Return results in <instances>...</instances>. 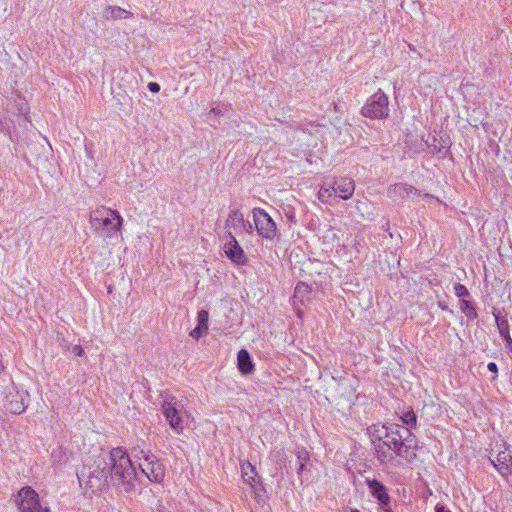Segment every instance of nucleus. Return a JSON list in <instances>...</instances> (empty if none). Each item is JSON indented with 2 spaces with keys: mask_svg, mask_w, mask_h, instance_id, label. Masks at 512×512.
<instances>
[{
  "mask_svg": "<svg viewBox=\"0 0 512 512\" xmlns=\"http://www.w3.org/2000/svg\"><path fill=\"white\" fill-rule=\"evenodd\" d=\"M252 215L257 234L266 240H275L277 237V226L270 215L262 208H254Z\"/></svg>",
  "mask_w": 512,
  "mask_h": 512,
  "instance_id": "obj_8",
  "label": "nucleus"
},
{
  "mask_svg": "<svg viewBox=\"0 0 512 512\" xmlns=\"http://www.w3.org/2000/svg\"><path fill=\"white\" fill-rule=\"evenodd\" d=\"M426 76H427L426 74L422 73V74L420 75V81H423V80H424V78H425Z\"/></svg>",
  "mask_w": 512,
  "mask_h": 512,
  "instance_id": "obj_37",
  "label": "nucleus"
},
{
  "mask_svg": "<svg viewBox=\"0 0 512 512\" xmlns=\"http://www.w3.org/2000/svg\"><path fill=\"white\" fill-rule=\"evenodd\" d=\"M496 322L499 333L503 338H505L507 335H510L508 322L506 320L496 318Z\"/></svg>",
  "mask_w": 512,
  "mask_h": 512,
  "instance_id": "obj_24",
  "label": "nucleus"
},
{
  "mask_svg": "<svg viewBox=\"0 0 512 512\" xmlns=\"http://www.w3.org/2000/svg\"><path fill=\"white\" fill-rule=\"evenodd\" d=\"M492 465L496 468V470L504 477L511 474V466H512V454L511 451L505 449L504 451H500L496 457V459L491 460Z\"/></svg>",
  "mask_w": 512,
  "mask_h": 512,
  "instance_id": "obj_14",
  "label": "nucleus"
},
{
  "mask_svg": "<svg viewBox=\"0 0 512 512\" xmlns=\"http://www.w3.org/2000/svg\"><path fill=\"white\" fill-rule=\"evenodd\" d=\"M15 503L21 512H49L47 507L41 506L38 493L30 486L19 490Z\"/></svg>",
  "mask_w": 512,
  "mask_h": 512,
  "instance_id": "obj_9",
  "label": "nucleus"
},
{
  "mask_svg": "<svg viewBox=\"0 0 512 512\" xmlns=\"http://www.w3.org/2000/svg\"><path fill=\"white\" fill-rule=\"evenodd\" d=\"M237 366L242 374H251L254 370V364L247 350L241 349L237 354Z\"/></svg>",
  "mask_w": 512,
  "mask_h": 512,
  "instance_id": "obj_18",
  "label": "nucleus"
},
{
  "mask_svg": "<svg viewBox=\"0 0 512 512\" xmlns=\"http://www.w3.org/2000/svg\"><path fill=\"white\" fill-rule=\"evenodd\" d=\"M161 411L168 422L170 428L176 433L181 434L184 431L185 412L178 408L177 399L173 395H163Z\"/></svg>",
  "mask_w": 512,
  "mask_h": 512,
  "instance_id": "obj_6",
  "label": "nucleus"
},
{
  "mask_svg": "<svg viewBox=\"0 0 512 512\" xmlns=\"http://www.w3.org/2000/svg\"><path fill=\"white\" fill-rule=\"evenodd\" d=\"M225 256L236 265H246L248 257L236 238L229 232L228 240L223 245Z\"/></svg>",
  "mask_w": 512,
  "mask_h": 512,
  "instance_id": "obj_10",
  "label": "nucleus"
},
{
  "mask_svg": "<svg viewBox=\"0 0 512 512\" xmlns=\"http://www.w3.org/2000/svg\"><path fill=\"white\" fill-rule=\"evenodd\" d=\"M208 320L209 314L206 310H201L197 315V327H195L191 332L190 336L194 339H199L203 335H205L208 331Z\"/></svg>",
  "mask_w": 512,
  "mask_h": 512,
  "instance_id": "obj_16",
  "label": "nucleus"
},
{
  "mask_svg": "<svg viewBox=\"0 0 512 512\" xmlns=\"http://www.w3.org/2000/svg\"><path fill=\"white\" fill-rule=\"evenodd\" d=\"M241 475L251 488H256V484L260 481L256 468L250 462L241 463Z\"/></svg>",
  "mask_w": 512,
  "mask_h": 512,
  "instance_id": "obj_17",
  "label": "nucleus"
},
{
  "mask_svg": "<svg viewBox=\"0 0 512 512\" xmlns=\"http://www.w3.org/2000/svg\"><path fill=\"white\" fill-rule=\"evenodd\" d=\"M148 89L152 92V93H158L159 90H160V86L158 83L156 82H150L148 84Z\"/></svg>",
  "mask_w": 512,
  "mask_h": 512,
  "instance_id": "obj_28",
  "label": "nucleus"
},
{
  "mask_svg": "<svg viewBox=\"0 0 512 512\" xmlns=\"http://www.w3.org/2000/svg\"><path fill=\"white\" fill-rule=\"evenodd\" d=\"M332 189L343 200H348L352 197L355 191L354 180L348 177H341L332 183Z\"/></svg>",
  "mask_w": 512,
  "mask_h": 512,
  "instance_id": "obj_13",
  "label": "nucleus"
},
{
  "mask_svg": "<svg viewBox=\"0 0 512 512\" xmlns=\"http://www.w3.org/2000/svg\"><path fill=\"white\" fill-rule=\"evenodd\" d=\"M439 306H440V307H441V309H443V310H446V309H447V306H446V305H444V304H442V303H439Z\"/></svg>",
  "mask_w": 512,
  "mask_h": 512,
  "instance_id": "obj_36",
  "label": "nucleus"
},
{
  "mask_svg": "<svg viewBox=\"0 0 512 512\" xmlns=\"http://www.w3.org/2000/svg\"><path fill=\"white\" fill-rule=\"evenodd\" d=\"M304 467H305L304 462H301L299 467H298V473H301L304 470Z\"/></svg>",
  "mask_w": 512,
  "mask_h": 512,
  "instance_id": "obj_34",
  "label": "nucleus"
},
{
  "mask_svg": "<svg viewBox=\"0 0 512 512\" xmlns=\"http://www.w3.org/2000/svg\"><path fill=\"white\" fill-rule=\"evenodd\" d=\"M342 512H360V511L357 510V509H352V508H349V507H345Z\"/></svg>",
  "mask_w": 512,
  "mask_h": 512,
  "instance_id": "obj_33",
  "label": "nucleus"
},
{
  "mask_svg": "<svg viewBox=\"0 0 512 512\" xmlns=\"http://www.w3.org/2000/svg\"><path fill=\"white\" fill-rule=\"evenodd\" d=\"M72 352L76 356H82L84 354V350H83V348L80 345H74L73 348H72Z\"/></svg>",
  "mask_w": 512,
  "mask_h": 512,
  "instance_id": "obj_29",
  "label": "nucleus"
},
{
  "mask_svg": "<svg viewBox=\"0 0 512 512\" xmlns=\"http://www.w3.org/2000/svg\"><path fill=\"white\" fill-rule=\"evenodd\" d=\"M506 342V347L512 350V338L510 335H507L505 338H503Z\"/></svg>",
  "mask_w": 512,
  "mask_h": 512,
  "instance_id": "obj_31",
  "label": "nucleus"
},
{
  "mask_svg": "<svg viewBox=\"0 0 512 512\" xmlns=\"http://www.w3.org/2000/svg\"><path fill=\"white\" fill-rule=\"evenodd\" d=\"M322 242L325 245H333L339 242V236L332 226H328L321 236Z\"/></svg>",
  "mask_w": 512,
  "mask_h": 512,
  "instance_id": "obj_20",
  "label": "nucleus"
},
{
  "mask_svg": "<svg viewBox=\"0 0 512 512\" xmlns=\"http://www.w3.org/2000/svg\"><path fill=\"white\" fill-rule=\"evenodd\" d=\"M276 2H281L282 0H275Z\"/></svg>",
  "mask_w": 512,
  "mask_h": 512,
  "instance_id": "obj_39",
  "label": "nucleus"
},
{
  "mask_svg": "<svg viewBox=\"0 0 512 512\" xmlns=\"http://www.w3.org/2000/svg\"><path fill=\"white\" fill-rule=\"evenodd\" d=\"M418 191L411 185L398 183L388 189V196L392 199L412 198L417 195Z\"/></svg>",
  "mask_w": 512,
  "mask_h": 512,
  "instance_id": "obj_15",
  "label": "nucleus"
},
{
  "mask_svg": "<svg viewBox=\"0 0 512 512\" xmlns=\"http://www.w3.org/2000/svg\"><path fill=\"white\" fill-rule=\"evenodd\" d=\"M402 421L407 425L415 426L416 425V416L412 412H408L402 416Z\"/></svg>",
  "mask_w": 512,
  "mask_h": 512,
  "instance_id": "obj_27",
  "label": "nucleus"
},
{
  "mask_svg": "<svg viewBox=\"0 0 512 512\" xmlns=\"http://www.w3.org/2000/svg\"><path fill=\"white\" fill-rule=\"evenodd\" d=\"M389 112L388 96L381 89L374 93L361 109V114L371 119H385Z\"/></svg>",
  "mask_w": 512,
  "mask_h": 512,
  "instance_id": "obj_7",
  "label": "nucleus"
},
{
  "mask_svg": "<svg viewBox=\"0 0 512 512\" xmlns=\"http://www.w3.org/2000/svg\"><path fill=\"white\" fill-rule=\"evenodd\" d=\"M81 476L87 478L92 493L108 487L112 478L106 456H99L91 466L84 467Z\"/></svg>",
  "mask_w": 512,
  "mask_h": 512,
  "instance_id": "obj_4",
  "label": "nucleus"
},
{
  "mask_svg": "<svg viewBox=\"0 0 512 512\" xmlns=\"http://www.w3.org/2000/svg\"><path fill=\"white\" fill-rule=\"evenodd\" d=\"M460 309L463 313H465L470 318H475L477 316L475 308L470 301L461 300L460 301Z\"/></svg>",
  "mask_w": 512,
  "mask_h": 512,
  "instance_id": "obj_23",
  "label": "nucleus"
},
{
  "mask_svg": "<svg viewBox=\"0 0 512 512\" xmlns=\"http://www.w3.org/2000/svg\"><path fill=\"white\" fill-rule=\"evenodd\" d=\"M487 368L490 372L496 374L498 372L497 365L494 362H489Z\"/></svg>",
  "mask_w": 512,
  "mask_h": 512,
  "instance_id": "obj_30",
  "label": "nucleus"
},
{
  "mask_svg": "<svg viewBox=\"0 0 512 512\" xmlns=\"http://www.w3.org/2000/svg\"><path fill=\"white\" fill-rule=\"evenodd\" d=\"M254 493V498L257 502H260L263 497L264 488L260 481L256 484V488H252Z\"/></svg>",
  "mask_w": 512,
  "mask_h": 512,
  "instance_id": "obj_26",
  "label": "nucleus"
},
{
  "mask_svg": "<svg viewBox=\"0 0 512 512\" xmlns=\"http://www.w3.org/2000/svg\"><path fill=\"white\" fill-rule=\"evenodd\" d=\"M210 113H219V111L217 109H215V108H212Z\"/></svg>",
  "mask_w": 512,
  "mask_h": 512,
  "instance_id": "obj_38",
  "label": "nucleus"
},
{
  "mask_svg": "<svg viewBox=\"0 0 512 512\" xmlns=\"http://www.w3.org/2000/svg\"><path fill=\"white\" fill-rule=\"evenodd\" d=\"M372 442L375 445L377 456L381 462H387L393 458V453L406 459L415 456L403 443L399 431L386 425L374 424L368 429Z\"/></svg>",
  "mask_w": 512,
  "mask_h": 512,
  "instance_id": "obj_1",
  "label": "nucleus"
},
{
  "mask_svg": "<svg viewBox=\"0 0 512 512\" xmlns=\"http://www.w3.org/2000/svg\"><path fill=\"white\" fill-rule=\"evenodd\" d=\"M27 408V404L24 403L23 399L11 400L8 405V410L13 414H21Z\"/></svg>",
  "mask_w": 512,
  "mask_h": 512,
  "instance_id": "obj_22",
  "label": "nucleus"
},
{
  "mask_svg": "<svg viewBox=\"0 0 512 512\" xmlns=\"http://www.w3.org/2000/svg\"><path fill=\"white\" fill-rule=\"evenodd\" d=\"M133 16V14L118 6H107L103 10V17L106 20H119V19H129Z\"/></svg>",
  "mask_w": 512,
  "mask_h": 512,
  "instance_id": "obj_19",
  "label": "nucleus"
},
{
  "mask_svg": "<svg viewBox=\"0 0 512 512\" xmlns=\"http://www.w3.org/2000/svg\"><path fill=\"white\" fill-rule=\"evenodd\" d=\"M369 493L378 501L381 507H388L390 504V496L387 488L376 479H366Z\"/></svg>",
  "mask_w": 512,
  "mask_h": 512,
  "instance_id": "obj_12",
  "label": "nucleus"
},
{
  "mask_svg": "<svg viewBox=\"0 0 512 512\" xmlns=\"http://www.w3.org/2000/svg\"><path fill=\"white\" fill-rule=\"evenodd\" d=\"M435 511L436 512H450V511H446L444 506H442V505H437L435 508Z\"/></svg>",
  "mask_w": 512,
  "mask_h": 512,
  "instance_id": "obj_32",
  "label": "nucleus"
},
{
  "mask_svg": "<svg viewBox=\"0 0 512 512\" xmlns=\"http://www.w3.org/2000/svg\"><path fill=\"white\" fill-rule=\"evenodd\" d=\"M89 223L94 231L111 238L121 230L123 218L118 211L101 205L90 212Z\"/></svg>",
  "mask_w": 512,
  "mask_h": 512,
  "instance_id": "obj_3",
  "label": "nucleus"
},
{
  "mask_svg": "<svg viewBox=\"0 0 512 512\" xmlns=\"http://www.w3.org/2000/svg\"><path fill=\"white\" fill-rule=\"evenodd\" d=\"M298 458L306 460L307 459V452L304 451L302 455H298Z\"/></svg>",
  "mask_w": 512,
  "mask_h": 512,
  "instance_id": "obj_35",
  "label": "nucleus"
},
{
  "mask_svg": "<svg viewBox=\"0 0 512 512\" xmlns=\"http://www.w3.org/2000/svg\"><path fill=\"white\" fill-rule=\"evenodd\" d=\"M225 226L227 229L243 230L248 234L252 233L253 225L246 221L244 218V214L240 209H232L226 219Z\"/></svg>",
  "mask_w": 512,
  "mask_h": 512,
  "instance_id": "obj_11",
  "label": "nucleus"
},
{
  "mask_svg": "<svg viewBox=\"0 0 512 512\" xmlns=\"http://www.w3.org/2000/svg\"><path fill=\"white\" fill-rule=\"evenodd\" d=\"M106 459L112 481L117 480L126 492L134 490L136 471L126 451L114 448L106 455Z\"/></svg>",
  "mask_w": 512,
  "mask_h": 512,
  "instance_id": "obj_2",
  "label": "nucleus"
},
{
  "mask_svg": "<svg viewBox=\"0 0 512 512\" xmlns=\"http://www.w3.org/2000/svg\"><path fill=\"white\" fill-rule=\"evenodd\" d=\"M134 457L139 462L141 471L147 478L155 483H160L164 479L165 469L163 464L149 450L134 449Z\"/></svg>",
  "mask_w": 512,
  "mask_h": 512,
  "instance_id": "obj_5",
  "label": "nucleus"
},
{
  "mask_svg": "<svg viewBox=\"0 0 512 512\" xmlns=\"http://www.w3.org/2000/svg\"><path fill=\"white\" fill-rule=\"evenodd\" d=\"M334 194L336 193L334 192V189H332V184H324L323 186L320 187L318 191V199L322 203H328L329 198H331Z\"/></svg>",
  "mask_w": 512,
  "mask_h": 512,
  "instance_id": "obj_21",
  "label": "nucleus"
},
{
  "mask_svg": "<svg viewBox=\"0 0 512 512\" xmlns=\"http://www.w3.org/2000/svg\"><path fill=\"white\" fill-rule=\"evenodd\" d=\"M454 293L457 297H466L469 295L468 289L460 283L455 284Z\"/></svg>",
  "mask_w": 512,
  "mask_h": 512,
  "instance_id": "obj_25",
  "label": "nucleus"
}]
</instances>
